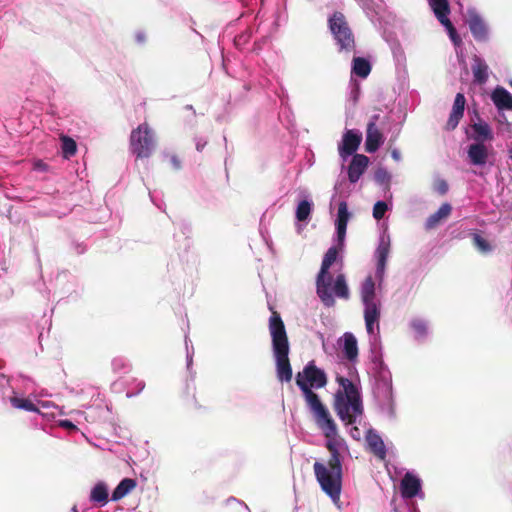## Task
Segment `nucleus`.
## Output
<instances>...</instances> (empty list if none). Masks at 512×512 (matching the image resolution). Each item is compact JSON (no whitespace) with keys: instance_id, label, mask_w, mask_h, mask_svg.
Returning a JSON list of instances; mask_svg holds the SVG:
<instances>
[{"instance_id":"obj_1","label":"nucleus","mask_w":512,"mask_h":512,"mask_svg":"<svg viewBox=\"0 0 512 512\" xmlns=\"http://www.w3.org/2000/svg\"><path fill=\"white\" fill-rule=\"evenodd\" d=\"M295 381L313 412L318 426L324 431L325 437H334L337 432L336 424L319 396L313 391V389H320L327 385L328 378L325 371L317 367L314 360H311L301 372L297 373Z\"/></svg>"},{"instance_id":"obj_2","label":"nucleus","mask_w":512,"mask_h":512,"mask_svg":"<svg viewBox=\"0 0 512 512\" xmlns=\"http://www.w3.org/2000/svg\"><path fill=\"white\" fill-rule=\"evenodd\" d=\"M269 332L276 362L277 378L281 382H290L293 376L289 360V340L284 322L280 314L270 307Z\"/></svg>"},{"instance_id":"obj_3","label":"nucleus","mask_w":512,"mask_h":512,"mask_svg":"<svg viewBox=\"0 0 512 512\" xmlns=\"http://www.w3.org/2000/svg\"><path fill=\"white\" fill-rule=\"evenodd\" d=\"M326 448L330 452L327 463L316 461L313 465L315 477L321 489L334 503L339 502L342 489V464L336 445L329 441Z\"/></svg>"},{"instance_id":"obj_4","label":"nucleus","mask_w":512,"mask_h":512,"mask_svg":"<svg viewBox=\"0 0 512 512\" xmlns=\"http://www.w3.org/2000/svg\"><path fill=\"white\" fill-rule=\"evenodd\" d=\"M336 381L342 390L335 395V411L345 425H352L356 422L357 417L363 414L360 393L351 380L338 376Z\"/></svg>"},{"instance_id":"obj_5","label":"nucleus","mask_w":512,"mask_h":512,"mask_svg":"<svg viewBox=\"0 0 512 512\" xmlns=\"http://www.w3.org/2000/svg\"><path fill=\"white\" fill-rule=\"evenodd\" d=\"M342 248L343 246H340V243L338 242V246H332L327 250L323 257L320 271L317 275V295L326 307H332L335 305V299L330 292L331 277L328 273Z\"/></svg>"},{"instance_id":"obj_6","label":"nucleus","mask_w":512,"mask_h":512,"mask_svg":"<svg viewBox=\"0 0 512 512\" xmlns=\"http://www.w3.org/2000/svg\"><path fill=\"white\" fill-rule=\"evenodd\" d=\"M430 7L435 17L445 27L451 41L454 44L459 65L467 72L468 68L462 47V40L448 18V15L450 14L448 0H431Z\"/></svg>"},{"instance_id":"obj_7","label":"nucleus","mask_w":512,"mask_h":512,"mask_svg":"<svg viewBox=\"0 0 512 512\" xmlns=\"http://www.w3.org/2000/svg\"><path fill=\"white\" fill-rule=\"evenodd\" d=\"M329 29L334 37L339 52L352 53L355 50L354 35L349 28L344 15L335 12L328 20Z\"/></svg>"},{"instance_id":"obj_8","label":"nucleus","mask_w":512,"mask_h":512,"mask_svg":"<svg viewBox=\"0 0 512 512\" xmlns=\"http://www.w3.org/2000/svg\"><path fill=\"white\" fill-rule=\"evenodd\" d=\"M130 149L138 158H148L154 149L152 131L147 123L140 124L130 134Z\"/></svg>"},{"instance_id":"obj_9","label":"nucleus","mask_w":512,"mask_h":512,"mask_svg":"<svg viewBox=\"0 0 512 512\" xmlns=\"http://www.w3.org/2000/svg\"><path fill=\"white\" fill-rule=\"evenodd\" d=\"M471 34L476 41L486 42L489 39V29L483 18L477 13L476 10L468 11L467 20Z\"/></svg>"},{"instance_id":"obj_10","label":"nucleus","mask_w":512,"mask_h":512,"mask_svg":"<svg viewBox=\"0 0 512 512\" xmlns=\"http://www.w3.org/2000/svg\"><path fill=\"white\" fill-rule=\"evenodd\" d=\"M350 219L348 205L345 201H341L338 205L337 219H336V233L340 246H344L346 236L347 224Z\"/></svg>"},{"instance_id":"obj_11","label":"nucleus","mask_w":512,"mask_h":512,"mask_svg":"<svg viewBox=\"0 0 512 512\" xmlns=\"http://www.w3.org/2000/svg\"><path fill=\"white\" fill-rule=\"evenodd\" d=\"M369 163V158L363 154H355L348 167V179L351 183H356L365 172Z\"/></svg>"},{"instance_id":"obj_12","label":"nucleus","mask_w":512,"mask_h":512,"mask_svg":"<svg viewBox=\"0 0 512 512\" xmlns=\"http://www.w3.org/2000/svg\"><path fill=\"white\" fill-rule=\"evenodd\" d=\"M361 143V135L348 130L342 140V145L339 147V153L342 157L352 155L356 152Z\"/></svg>"},{"instance_id":"obj_13","label":"nucleus","mask_w":512,"mask_h":512,"mask_svg":"<svg viewBox=\"0 0 512 512\" xmlns=\"http://www.w3.org/2000/svg\"><path fill=\"white\" fill-rule=\"evenodd\" d=\"M421 489L420 480L410 473H406L401 480V494L404 498L415 497Z\"/></svg>"},{"instance_id":"obj_14","label":"nucleus","mask_w":512,"mask_h":512,"mask_svg":"<svg viewBox=\"0 0 512 512\" xmlns=\"http://www.w3.org/2000/svg\"><path fill=\"white\" fill-rule=\"evenodd\" d=\"M451 211L452 206L449 203H443L435 213L427 218L425 229L432 230L436 228L443 220H446L450 216Z\"/></svg>"},{"instance_id":"obj_15","label":"nucleus","mask_w":512,"mask_h":512,"mask_svg":"<svg viewBox=\"0 0 512 512\" xmlns=\"http://www.w3.org/2000/svg\"><path fill=\"white\" fill-rule=\"evenodd\" d=\"M488 65L485 60L478 55L473 56L472 73L474 82L484 84L488 80Z\"/></svg>"},{"instance_id":"obj_16","label":"nucleus","mask_w":512,"mask_h":512,"mask_svg":"<svg viewBox=\"0 0 512 512\" xmlns=\"http://www.w3.org/2000/svg\"><path fill=\"white\" fill-rule=\"evenodd\" d=\"M382 143V134L374 123H370L367 128L365 149L368 153H374Z\"/></svg>"},{"instance_id":"obj_17","label":"nucleus","mask_w":512,"mask_h":512,"mask_svg":"<svg viewBox=\"0 0 512 512\" xmlns=\"http://www.w3.org/2000/svg\"><path fill=\"white\" fill-rule=\"evenodd\" d=\"M468 157L473 165H485L488 151L483 143H473L468 148Z\"/></svg>"},{"instance_id":"obj_18","label":"nucleus","mask_w":512,"mask_h":512,"mask_svg":"<svg viewBox=\"0 0 512 512\" xmlns=\"http://www.w3.org/2000/svg\"><path fill=\"white\" fill-rule=\"evenodd\" d=\"M465 100L466 98H455L452 111L446 124L447 130H454L457 127L460 119L463 117L464 114L466 103Z\"/></svg>"},{"instance_id":"obj_19","label":"nucleus","mask_w":512,"mask_h":512,"mask_svg":"<svg viewBox=\"0 0 512 512\" xmlns=\"http://www.w3.org/2000/svg\"><path fill=\"white\" fill-rule=\"evenodd\" d=\"M389 252H390L389 243L382 240L376 249V256H377L376 274H377V277L380 279L383 278Z\"/></svg>"},{"instance_id":"obj_20","label":"nucleus","mask_w":512,"mask_h":512,"mask_svg":"<svg viewBox=\"0 0 512 512\" xmlns=\"http://www.w3.org/2000/svg\"><path fill=\"white\" fill-rule=\"evenodd\" d=\"M343 353L345 358L351 362H354L358 357L357 340L352 333L344 334Z\"/></svg>"},{"instance_id":"obj_21","label":"nucleus","mask_w":512,"mask_h":512,"mask_svg":"<svg viewBox=\"0 0 512 512\" xmlns=\"http://www.w3.org/2000/svg\"><path fill=\"white\" fill-rule=\"evenodd\" d=\"M137 483L134 479L124 478L120 481L117 487L114 489L112 493V500L118 501L124 498L128 493H130L135 487Z\"/></svg>"},{"instance_id":"obj_22","label":"nucleus","mask_w":512,"mask_h":512,"mask_svg":"<svg viewBox=\"0 0 512 512\" xmlns=\"http://www.w3.org/2000/svg\"><path fill=\"white\" fill-rule=\"evenodd\" d=\"M371 72L370 62L362 57H354L352 61V74L366 78Z\"/></svg>"},{"instance_id":"obj_23","label":"nucleus","mask_w":512,"mask_h":512,"mask_svg":"<svg viewBox=\"0 0 512 512\" xmlns=\"http://www.w3.org/2000/svg\"><path fill=\"white\" fill-rule=\"evenodd\" d=\"M361 297L364 304L375 302V282L372 276L366 277L361 288Z\"/></svg>"},{"instance_id":"obj_24","label":"nucleus","mask_w":512,"mask_h":512,"mask_svg":"<svg viewBox=\"0 0 512 512\" xmlns=\"http://www.w3.org/2000/svg\"><path fill=\"white\" fill-rule=\"evenodd\" d=\"M333 292L338 298L345 300L349 298L350 292L344 274L337 275L333 285Z\"/></svg>"},{"instance_id":"obj_25","label":"nucleus","mask_w":512,"mask_h":512,"mask_svg":"<svg viewBox=\"0 0 512 512\" xmlns=\"http://www.w3.org/2000/svg\"><path fill=\"white\" fill-rule=\"evenodd\" d=\"M90 499L102 505L106 504L108 501V489L106 484L103 482L97 483L91 490Z\"/></svg>"},{"instance_id":"obj_26","label":"nucleus","mask_w":512,"mask_h":512,"mask_svg":"<svg viewBox=\"0 0 512 512\" xmlns=\"http://www.w3.org/2000/svg\"><path fill=\"white\" fill-rule=\"evenodd\" d=\"M364 319L365 322L378 324L380 318V310L377 303L364 304ZM379 329V325H377Z\"/></svg>"},{"instance_id":"obj_27","label":"nucleus","mask_w":512,"mask_h":512,"mask_svg":"<svg viewBox=\"0 0 512 512\" xmlns=\"http://www.w3.org/2000/svg\"><path fill=\"white\" fill-rule=\"evenodd\" d=\"M474 132L476 133L475 140L486 141L492 140L493 134L488 124L486 123H476L472 126Z\"/></svg>"},{"instance_id":"obj_28","label":"nucleus","mask_w":512,"mask_h":512,"mask_svg":"<svg viewBox=\"0 0 512 512\" xmlns=\"http://www.w3.org/2000/svg\"><path fill=\"white\" fill-rule=\"evenodd\" d=\"M368 444L372 450V452L379 458L384 459L386 455L385 445L382 439L374 435L368 438Z\"/></svg>"},{"instance_id":"obj_29","label":"nucleus","mask_w":512,"mask_h":512,"mask_svg":"<svg viewBox=\"0 0 512 512\" xmlns=\"http://www.w3.org/2000/svg\"><path fill=\"white\" fill-rule=\"evenodd\" d=\"M61 142H62V153H63L64 158L69 159L70 157H72L73 155L76 154L77 144L71 137L62 135Z\"/></svg>"},{"instance_id":"obj_30","label":"nucleus","mask_w":512,"mask_h":512,"mask_svg":"<svg viewBox=\"0 0 512 512\" xmlns=\"http://www.w3.org/2000/svg\"><path fill=\"white\" fill-rule=\"evenodd\" d=\"M312 210V204L307 200H302L296 209V219L300 222L306 221Z\"/></svg>"},{"instance_id":"obj_31","label":"nucleus","mask_w":512,"mask_h":512,"mask_svg":"<svg viewBox=\"0 0 512 512\" xmlns=\"http://www.w3.org/2000/svg\"><path fill=\"white\" fill-rule=\"evenodd\" d=\"M11 404L14 408L23 409L26 411H38L36 405L29 399L12 397Z\"/></svg>"},{"instance_id":"obj_32","label":"nucleus","mask_w":512,"mask_h":512,"mask_svg":"<svg viewBox=\"0 0 512 512\" xmlns=\"http://www.w3.org/2000/svg\"><path fill=\"white\" fill-rule=\"evenodd\" d=\"M473 245L481 252L486 253L491 250L489 242L483 238L479 233L472 234Z\"/></svg>"},{"instance_id":"obj_33","label":"nucleus","mask_w":512,"mask_h":512,"mask_svg":"<svg viewBox=\"0 0 512 512\" xmlns=\"http://www.w3.org/2000/svg\"><path fill=\"white\" fill-rule=\"evenodd\" d=\"M375 180L381 185L388 186L391 180V175L385 168H378L375 172Z\"/></svg>"},{"instance_id":"obj_34","label":"nucleus","mask_w":512,"mask_h":512,"mask_svg":"<svg viewBox=\"0 0 512 512\" xmlns=\"http://www.w3.org/2000/svg\"><path fill=\"white\" fill-rule=\"evenodd\" d=\"M387 209H388V206L385 202H383V201L376 202L373 207V217L376 220L382 219L384 217Z\"/></svg>"},{"instance_id":"obj_35","label":"nucleus","mask_w":512,"mask_h":512,"mask_svg":"<svg viewBox=\"0 0 512 512\" xmlns=\"http://www.w3.org/2000/svg\"><path fill=\"white\" fill-rule=\"evenodd\" d=\"M112 367L115 372H126L129 369V363L124 358L116 357L112 360Z\"/></svg>"},{"instance_id":"obj_36","label":"nucleus","mask_w":512,"mask_h":512,"mask_svg":"<svg viewBox=\"0 0 512 512\" xmlns=\"http://www.w3.org/2000/svg\"><path fill=\"white\" fill-rule=\"evenodd\" d=\"M499 110H512V98H492Z\"/></svg>"},{"instance_id":"obj_37","label":"nucleus","mask_w":512,"mask_h":512,"mask_svg":"<svg viewBox=\"0 0 512 512\" xmlns=\"http://www.w3.org/2000/svg\"><path fill=\"white\" fill-rule=\"evenodd\" d=\"M411 326L419 335H424L427 331L426 323L421 319L413 320Z\"/></svg>"},{"instance_id":"obj_38","label":"nucleus","mask_w":512,"mask_h":512,"mask_svg":"<svg viewBox=\"0 0 512 512\" xmlns=\"http://www.w3.org/2000/svg\"><path fill=\"white\" fill-rule=\"evenodd\" d=\"M435 189L439 194L444 195L448 191V184L445 180H438L435 183Z\"/></svg>"},{"instance_id":"obj_39","label":"nucleus","mask_w":512,"mask_h":512,"mask_svg":"<svg viewBox=\"0 0 512 512\" xmlns=\"http://www.w3.org/2000/svg\"><path fill=\"white\" fill-rule=\"evenodd\" d=\"M59 425L63 428H66L70 431H76L78 430V428L76 427L75 424H73L70 420H61L59 422Z\"/></svg>"},{"instance_id":"obj_40","label":"nucleus","mask_w":512,"mask_h":512,"mask_svg":"<svg viewBox=\"0 0 512 512\" xmlns=\"http://www.w3.org/2000/svg\"><path fill=\"white\" fill-rule=\"evenodd\" d=\"M491 96H511V94L503 87H496Z\"/></svg>"},{"instance_id":"obj_41","label":"nucleus","mask_w":512,"mask_h":512,"mask_svg":"<svg viewBox=\"0 0 512 512\" xmlns=\"http://www.w3.org/2000/svg\"><path fill=\"white\" fill-rule=\"evenodd\" d=\"M170 162H171V165H172L174 170H180L181 169V167H182L181 160L178 158V156L172 155L170 157Z\"/></svg>"},{"instance_id":"obj_42","label":"nucleus","mask_w":512,"mask_h":512,"mask_svg":"<svg viewBox=\"0 0 512 512\" xmlns=\"http://www.w3.org/2000/svg\"><path fill=\"white\" fill-rule=\"evenodd\" d=\"M365 11L371 9V3L373 0H355Z\"/></svg>"},{"instance_id":"obj_43","label":"nucleus","mask_w":512,"mask_h":512,"mask_svg":"<svg viewBox=\"0 0 512 512\" xmlns=\"http://www.w3.org/2000/svg\"><path fill=\"white\" fill-rule=\"evenodd\" d=\"M136 388H137L136 392H127V396L132 397V396L138 394L139 392H141L145 388V383L142 381H139L136 385Z\"/></svg>"},{"instance_id":"obj_44","label":"nucleus","mask_w":512,"mask_h":512,"mask_svg":"<svg viewBox=\"0 0 512 512\" xmlns=\"http://www.w3.org/2000/svg\"><path fill=\"white\" fill-rule=\"evenodd\" d=\"M365 324L367 333L370 335L374 334V323L365 322Z\"/></svg>"},{"instance_id":"obj_45","label":"nucleus","mask_w":512,"mask_h":512,"mask_svg":"<svg viewBox=\"0 0 512 512\" xmlns=\"http://www.w3.org/2000/svg\"><path fill=\"white\" fill-rule=\"evenodd\" d=\"M136 40L138 43H144L145 42V34L143 32H138L136 34Z\"/></svg>"},{"instance_id":"obj_46","label":"nucleus","mask_w":512,"mask_h":512,"mask_svg":"<svg viewBox=\"0 0 512 512\" xmlns=\"http://www.w3.org/2000/svg\"><path fill=\"white\" fill-rule=\"evenodd\" d=\"M508 156L511 161L510 170H512V144L510 146H508Z\"/></svg>"},{"instance_id":"obj_47","label":"nucleus","mask_w":512,"mask_h":512,"mask_svg":"<svg viewBox=\"0 0 512 512\" xmlns=\"http://www.w3.org/2000/svg\"><path fill=\"white\" fill-rule=\"evenodd\" d=\"M196 148H197V150H198V151H202V149L204 148V144H200V143H198V144L196 145Z\"/></svg>"},{"instance_id":"obj_48","label":"nucleus","mask_w":512,"mask_h":512,"mask_svg":"<svg viewBox=\"0 0 512 512\" xmlns=\"http://www.w3.org/2000/svg\"><path fill=\"white\" fill-rule=\"evenodd\" d=\"M72 512H78L77 506H73L71 509Z\"/></svg>"},{"instance_id":"obj_49","label":"nucleus","mask_w":512,"mask_h":512,"mask_svg":"<svg viewBox=\"0 0 512 512\" xmlns=\"http://www.w3.org/2000/svg\"><path fill=\"white\" fill-rule=\"evenodd\" d=\"M456 96L460 97V96H463V94L459 92V93L456 94Z\"/></svg>"},{"instance_id":"obj_50","label":"nucleus","mask_w":512,"mask_h":512,"mask_svg":"<svg viewBox=\"0 0 512 512\" xmlns=\"http://www.w3.org/2000/svg\"><path fill=\"white\" fill-rule=\"evenodd\" d=\"M509 85L512 87V80H509Z\"/></svg>"},{"instance_id":"obj_51","label":"nucleus","mask_w":512,"mask_h":512,"mask_svg":"<svg viewBox=\"0 0 512 512\" xmlns=\"http://www.w3.org/2000/svg\"><path fill=\"white\" fill-rule=\"evenodd\" d=\"M431 0H428V2L430 3Z\"/></svg>"}]
</instances>
